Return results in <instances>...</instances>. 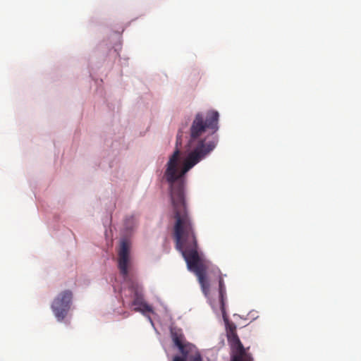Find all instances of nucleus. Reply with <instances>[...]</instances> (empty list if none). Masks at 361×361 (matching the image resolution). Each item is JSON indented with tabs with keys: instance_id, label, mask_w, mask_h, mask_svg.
Listing matches in <instances>:
<instances>
[{
	"instance_id": "1",
	"label": "nucleus",
	"mask_w": 361,
	"mask_h": 361,
	"mask_svg": "<svg viewBox=\"0 0 361 361\" xmlns=\"http://www.w3.org/2000/svg\"><path fill=\"white\" fill-rule=\"evenodd\" d=\"M219 117L218 111L214 110L208 111L205 115L202 113L196 114L190 129L188 146L191 152L180 167V152L176 149L169 158L164 173V177L170 185L171 201L176 220L173 228L176 247L181 252L188 269L197 276L205 295L209 293L210 288L207 279L208 267L198 252L194 224L187 209L184 176L216 147V140L207 141L200 137L207 130H210L212 134L218 130Z\"/></svg>"
},
{
	"instance_id": "2",
	"label": "nucleus",
	"mask_w": 361,
	"mask_h": 361,
	"mask_svg": "<svg viewBox=\"0 0 361 361\" xmlns=\"http://www.w3.org/2000/svg\"><path fill=\"white\" fill-rule=\"evenodd\" d=\"M73 293L66 290L61 292L54 300L51 308L59 322H62L68 314L72 304Z\"/></svg>"
},
{
	"instance_id": "3",
	"label": "nucleus",
	"mask_w": 361,
	"mask_h": 361,
	"mask_svg": "<svg viewBox=\"0 0 361 361\" xmlns=\"http://www.w3.org/2000/svg\"><path fill=\"white\" fill-rule=\"evenodd\" d=\"M130 250V243L127 239H122L118 251V265L121 274L124 279L128 276V263Z\"/></svg>"
},
{
	"instance_id": "4",
	"label": "nucleus",
	"mask_w": 361,
	"mask_h": 361,
	"mask_svg": "<svg viewBox=\"0 0 361 361\" xmlns=\"http://www.w3.org/2000/svg\"><path fill=\"white\" fill-rule=\"evenodd\" d=\"M172 340L176 346L178 347L181 355L189 354L195 349V345L185 342V337L181 329L173 328L171 329Z\"/></svg>"
},
{
	"instance_id": "5",
	"label": "nucleus",
	"mask_w": 361,
	"mask_h": 361,
	"mask_svg": "<svg viewBox=\"0 0 361 361\" xmlns=\"http://www.w3.org/2000/svg\"><path fill=\"white\" fill-rule=\"evenodd\" d=\"M228 341L230 343L232 348L236 349V350L238 352L239 355H235L233 357L231 361H233L236 357H238L240 361H250V358L245 357L243 359V356L245 355V348L240 342L238 336L237 334H233V335L227 336Z\"/></svg>"
},
{
	"instance_id": "6",
	"label": "nucleus",
	"mask_w": 361,
	"mask_h": 361,
	"mask_svg": "<svg viewBox=\"0 0 361 361\" xmlns=\"http://www.w3.org/2000/svg\"><path fill=\"white\" fill-rule=\"evenodd\" d=\"M130 288L133 292L134 298L132 302V305L139 306L145 302L142 288L138 285V283L133 282Z\"/></svg>"
},
{
	"instance_id": "7",
	"label": "nucleus",
	"mask_w": 361,
	"mask_h": 361,
	"mask_svg": "<svg viewBox=\"0 0 361 361\" xmlns=\"http://www.w3.org/2000/svg\"><path fill=\"white\" fill-rule=\"evenodd\" d=\"M219 300H220V305H221V310L224 314V309H225V299H226V287L224 285V279L222 276L220 275L219 276Z\"/></svg>"
},
{
	"instance_id": "8",
	"label": "nucleus",
	"mask_w": 361,
	"mask_h": 361,
	"mask_svg": "<svg viewBox=\"0 0 361 361\" xmlns=\"http://www.w3.org/2000/svg\"><path fill=\"white\" fill-rule=\"evenodd\" d=\"M133 310L135 312H141L142 314H145L146 312L153 313V308L152 306L149 305L145 302H142L139 306H136Z\"/></svg>"
},
{
	"instance_id": "9",
	"label": "nucleus",
	"mask_w": 361,
	"mask_h": 361,
	"mask_svg": "<svg viewBox=\"0 0 361 361\" xmlns=\"http://www.w3.org/2000/svg\"><path fill=\"white\" fill-rule=\"evenodd\" d=\"M227 336L233 335L236 333V326L233 323H228L226 325Z\"/></svg>"
},
{
	"instance_id": "10",
	"label": "nucleus",
	"mask_w": 361,
	"mask_h": 361,
	"mask_svg": "<svg viewBox=\"0 0 361 361\" xmlns=\"http://www.w3.org/2000/svg\"><path fill=\"white\" fill-rule=\"evenodd\" d=\"M135 223V217L133 216L126 218V226L128 229H130L132 228L131 226L128 225V224H134Z\"/></svg>"
},
{
	"instance_id": "11",
	"label": "nucleus",
	"mask_w": 361,
	"mask_h": 361,
	"mask_svg": "<svg viewBox=\"0 0 361 361\" xmlns=\"http://www.w3.org/2000/svg\"><path fill=\"white\" fill-rule=\"evenodd\" d=\"M189 354L182 355V356L176 355L173 361H186Z\"/></svg>"
},
{
	"instance_id": "12",
	"label": "nucleus",
	"mask_w": 361,
	"mask_h": 361,
	"mask_svg": "<svg viewBox=\"0 0 361 361\" xmlns=\"http://www.w3.org/2000/svg\"><path fill=\"white\" fill-rule=\"evenodd\" d=\"M190 361H202L201 355L197 352L194 356H192Z\"/></svg>"
},
{
	"instance_id": "13",
	"label": "nucleus",
	"mask_w": 361,
	"mask_h": 361,
	"mask_svg": "<svg viewBox=\"0 0 361 361\" xmlns=\"http://www.w3.org/2000/svg\"><path fill=\"white\" fill-rule=\"evenodd\" d=\"M180 136H181V135H180V133H179L177 135V140H179V138L180 137Z\"/></svg>"
},
{
	"instance_id": "14",
	"label": "nucleus",
	"mask_w": 361,
	"mask_h": 361,
	"mask_svg": "<svg viewBox=\"0 0 361 361\" xmlns=\"http://www.w3.org/2000/svg\"><path fill=\"white\" fill-rule=\"evenodd\" d=\"M233 361H240V360L238 358V357H236L235 359H234Z\"/></svg>"
}]
</instances>
